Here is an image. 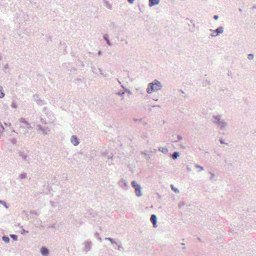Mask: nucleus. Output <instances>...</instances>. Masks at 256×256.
Here are the masks:
<instances>
[{"instance_id": "58836bf2", "label": "nucleus", "mask_w": 256, "mask_h": 256, "mask_svg": "<svg viewBox=\"0 0 256 256\" xmlns=\"http://www.w3.org/2000/svg\"><path fill=\"white\" fill-rule=\"evenodd\" d=\"M220 142L221 144H226L224 142V140L222 138L220 139Z\"/></svg>"}, {"instance_id": "338daca9", "label": "nucleus", "mask_w": 256, "mask_h": 256, "mask_svg": "<svg viewBox=\"0 0 256 256\" xmlns=\"http://www.w3.org/2000/svg\"><path fill=\"white\" fill-rule=\"evenodd\" d=\"M112 158V156H110V157H108V158L110 159V158Z\"/></svg>"}, {"instance_id": "774afa93", "label": "nucleus", "mask_w": 256, "mask_h": 256, "mask_svg": "<svg viewBox=\"0 0 256 256\" xmlns=\"http://www.w3.org/2000/svg\"><path fill=\"white\" fill-rule=\"evenodd\" d=\"M126 44H128V42L126 40Z\"/></svg>"}, {"instance_id": "393cba45", "label": "nucleus", "mask_w": 256, "mask_h": 256, "mask_svg": "<svg viewBox=\"0 0 256 256\" xmlns=\"http://www.w3.org/2000/svg\"><path fill=\"white\" fill-rule=\"evenodd\" d=\"M170 187H171L172 190L174 192H176V193H177V194H178V193H179V192H180L179 190H178L177 188H174V185L171 184V185H170Z\"/></svg>"}, {"instance_id": "13d9d810", "label": "nucleus", "mask_w": 256, "mask_h": 256, "mask_svg": "<svg viewBox=\"0 0 256 256\" xmlns=\"http://www.w3.org/2000/svg\"><path fill=\"white\" fill-rule=\"evenodd\" d=\"M2 60V55L0 54V61Z\"/></svg>"}, {"instance_id": "6e6552de", "label": "nucleus", "mask_w": 256, "mask_h": 256, "mask_svg": "<svg viewBox=\"0 0 256 256\" xmlns=\"http://www.w3.org/2000/svg\"><path fill=\"white\" fill-rule=\"evenodd\" d=\"M37 130H41L44 134H47L48 132L50 131V130L48 128L46 127L45 128H44L40 124H38L37 126Z\"/></svg>"}, {"instance_id": "864d4df0", "label": "nucleus", "mask_w": 256, "mask_h": 256, "mask_svg": "<svg viewBox=\"0 0 256 256\" xmlns=\"http://www.w3.org/2000/svg\"><path fill=\"white\" fill-rule=\"evenodd\" d=\"M179 91H180L181 93H182V94H184V90H179Z\"/></svg>"}, {"instance_id": "f03ea898", "label": "nucleus", "mask_w": 256, "mask_h": 256, "mask_svg": "<svg viewBox=\"0 0 256 256\" xmlns=\"http://www.w3.org/2000/svg\"><path fill=\"white\" fill-rule=\"evenodd\" d=\"M131 184L132 187L134 188L136 195L138 197L141 196H142V187L140 184H138L135 180H132L131 182Z\"/></svg>"}, {"instance_id": "e433bc0d", "label": "nucleus", "mask_w": 256, "mask_h": 256, "mask_svg": "<svg viewBox=\"0 0 256 256\" xmlns=\"http://www.w3.org/2000/svg\"><path fill=\"white\" fill-rule=\"evenodd\" d=\"M118 249L119 250H124V248L120 244H118Z\"/></svg>"}, {"instance_id": "f257e3e1", "label": "nucleus", "mask_w": 256, "mask_h": 256, "mask_svg": "<svg viewBox=\"0 0 256 256\" xmlns=\"http://www.w3.org/2000/svg\"><path fill=\"white\" fill-rule=\"evenodd\" d=\"M222 117L221 114L213 116H212V122L217 126L220 128V129L223 130L226 126L227 124L224 120H222Z\"/></svg>"}, {"instance_id": "f3484780", "label": "nucleus", "mask_w": 256, "mask_h": 256, "mask_svg": "<svg viewBox=\"0 0 256 256\" xmlns=\"http://www.w3.org/2000/svg\"><path fill=\"white\" fill-rule=\"evenodd\" d=\"M180 156V154H179V152H173L171 155H170V157L174 159V160H176V158H178Z\"/></svg>"}, {"instance_id": "9b49d317", "label": "nucleus", "mask_w": 256, "mask_h": 256, "mask_svg": "<svg viewBox=\"0 0 256 256\" xmlns=\"http://www.w3.org/2000/svg\"><path fill=\"white\" fill-rule=\"evenodd\" d=\"M70 142L74 146H78L80 143L78 138L75 135L72 136L70 138Z\"/></svg>"}, {"instance_id": "603ef678", "label": "nucleus", "mask_w": 256, "mask_h": 256, "mask_svg": "<svg viewBox=\"0 0 256 256\" xmlns=\"http://www.w3.org/2000/svg\"><path fill=\"white\" fill-rule=\"evenodd\" d=\"M48 110V108H47L46 107H44V110H43V111H44V112H45V111H46V110Z\"/></svg>"}, {"instance_id": "a878e982", "label": "nucleus", "mask_w": 256, "mask_h": 256, "mask_svg": "<svg viewBox=\"0 0 256 256\" xmlns=\"http://www.w3.org/2000/svg\"><path fill=\"white\" fill-rule=\"evenodd\" d=\"M27 174L26 172L22 173L20 174L19 177L20 179H24L26 178Z\"/></svg>"}, {"instance_id": "a211bd4d", "label": "nucleus", "mask_w": 256, "mask_h": 256, "mask_svg": "<svg viewBox=\"0 0 256 256\" xmlns=\"http://www.w3.org/2000/svg\"><path fill=\"white\" fill-rule=\"evenodd\" d=\"M104 6L109 10H112V6L111 4H110L108 2L104 1Z\"/></svg>"}, {"instance_id": "c85d7f7f", "label": "nucleus", "mask_w": 256, "mask_h": 256, "mask_svg": "<svg viewBox=\"0 0 256 256\" xmlns=\"http://www.w3.org/2000/svg\"><path fill=\"white\" fill-rule=\"evenodd\" d=\"M10 236L14 240H18V236L16 234H10Z\"/></svg>"}, {"instance_id": "49530a36", "label": "nucleus", "mask_w": 256, "mask_h": 256, "mask_svg": "<svg viewBox=\"0 0 256 256\" xmlns=\"http://www.w3.org/2000/svg\"><path fill=\"white\" fill-rule=\"evenodd\" d=\"M50 204L52 205V206H53V207L55 206V204H54V202H53L52 201H50Z\"/></svg>"}, {"instance_id": "7ed1b4c3", "label": "nucleus", "mask_w": 256, "mask_h": 256, "mask_svg": "<svg viewBox=\"0 0 256 256\" xmlns=\"http://www.w3.org/2000/svg\"><path fill=\"white\" fill-rule=\"evenodd\" d=\"M19 157H20L24 162L30 163V158L24 151L20 150L18 152Z\"/></svg>"}, {"instance_id": "8fccbe9b", "label": "nucleus", "mask_w": 256, "mask_h": 256, "mask_svg": "<svg viewBox=\"0 0 256 256\" xmlns=\"http://www.w3.org/2000/svg\"><path fill=\"white\" fill-rule=\"evenodd\" d=\"M4 125H5L6 126H11V124H10V123L7 124V123H6V122H4Z\"/></svg>"}, {"instance_id": "aec40b11", "label": "nucleus", "mask_w": 256, "mask_h": 256, "mask_svg": "<svg viewBox=\"0 0 256 256\" xmlns=\"http://www.w3.org/2000/svg\"><path fill=\"white\" fill-rule=\"evenodd\" d=\"M5 96V94L3 91L2 86H0V98H3Z\"/></svg>"}, {"instance_id": "69168bd1", "label": "nucleus", "mask_w": 256, "mask_h": 256, "mask_svg": "<svg viewBox=\"0 0 256 256\" xmlns=\"http://www.w3.org/2000/svg\"><path fill=\"white\" fill-rule=\"evenodd\" d=\"M118 80V82L119 84H121V82H120Z\"/></svg>"}, {"instance_id": "de8ad7c7", "label": "nucleus", "mask_w": 256, "mask_h": 256, "mask_svg": "<svg viewBox=\"0 0 256 256\" xmlns=\"http://www.w3.org/2000/svg\"><path fill=\"white\" fill-rule=\"evenodd\" d=\"M218 15H214V18L215 20H218Z\"/></svg>"}, {"instance_id": "0e129e2a", "label": "nucleus", "mask_w": 256, "mask_h": 256, "mask_svg": "<svg viewBox=\"0 0 256 256\" xmlns=\"http://www.w3.org/2000/svg\"><path fill=\"white\" fill-rule=\"evenodd\" d=\"M188 170L190 171V168H188Z\"/></svg>"}, {"instance_id": "2f4dec72", "label": "nucleus", "mask_w": 256, "mask_h": 256, "mask_svg": "<svg viewBox=\"0 0 256 256\" xmlns=\"http://www.w3.org/2000/svg\"><path fill=\"white\" fill-rule=\"evenodd\" d=\"M248 58L250 60H252L254 58V54H248Z\"/></svg>"}, {"instance_id": "20e7f679", "label": "nucleus", "mask_w": 256, "mask_h": 256, "mask_svg": "<svg viewBox=\"0 0 256 256\" xmlns=\"http://www.w3.org/2000/svg\"><path fill=\"white\" fill-rule=\"evenodd\" d=\"M118 184L124 190H126L128 188L127 182L123 178H122L119 180Z\"/></svg>"}, {"instance_id": "473e14b6", "label": "nucleus", "mask_w": 256, "mask_h": 256, "mask_svg": "<svg viewBox=\"0 0 256 256\" xmlns=\"http://www.w3.org/2000/svg\"><path fill=\"white\" fill-rule=\"evenodd\" d=\"M185 204V203L184 202H179L178 204V206L180 208L182 206H184Z\"/></svg>"}, {"instance_id": "052dcab7", "label": "nucleus", "mask_w": 256, "mask_h": 256, "mask_svg": "<svg viewBox=\"0 0 256 256\" xmlns=\"http://www.w3.org/2000/svg\"><path fill=\"white\" fill-rule=\"evenodd\" d=\"M181 244L182 245V246H184V243H182Z\"/></svg>"}, {"instance_id": "5701e85b", "label": "nucleus", "mask_w": 256, "mask_h": 256, "mask_svg": "<svg viewBox=\"0 0 256 256\" xmlns=\"http://www.w3.org/2000/svg\"><path fill=\"white\" fill-rule=\"evenodd\" d=\"M11 107L12 108H18V104L16 100H12Z\"/></svg>"}, {"instance_id": "79ce46f5", "label": "nucleus", "mask_w": 256, "mask_h": 256, "mask_svg": "<svg viewBox=\"0 0 256 256\" xmlns=\"http://www.w3.org/2000/svg\"><path fill=\"white\" fill-rule=\"evenodd\" d=\"M110 242H111V244H116V245H118V243H117V242H116L115 240H114V239L112 240V241Z\"/></svg>"}, {"instance_id": "39448f33", "label": "nucleus", "mask_w": 256, "mask_h": 256, "mask_svg": "<svg viewBox=\"0 0 256 256\" xmlns=\"http://www.w3.org/2000/svg\"><path fill=\"white\" fill-rule=\"evenodd\" d=\"M33 98L38 105L42 106L46 104L44 100H42L39 98L38 94H34L33 96Z\"/></svg>"}, {"instance_id": "4468645a", "label": "nucleus", "mask_w": 256, "mask_h": 256, "mask_svg": "<svg viewBox=\"0 0 256 256\" xmlns=\"http://www.w3.org/2000/svg\"><path fill=\"white\" fill-rule=\"evenodd\" d=\"M160 0H148V6L152 7L159 4Z\"/></svg>"}, {"instance_id": "09e8293b", "label": "nucleus", "mask_w": 256, "mask_h": 256, "mask_svg": "<svg viewBox=\"0 0 256 256\" xmlns=\"http://www.w3.org/2000/svg\"><path fill=\"white\" fill-rule=\"evenodd\" d=\"M8 68V64H6L4 66V69H7Z\"/></svg>"}, {"instance_id": "6ab92c4d", "label": "nucleus", "mask_w": 256, "mask_h": 256, "mask_svg": "<svg viewBox=\"0 0 256 256\" xmlns=\"http://www.w3.org/2000/svg\"><path fill=\"white\" fill-rule=\"evenodd\" d=\"M158 150L164 154H166L168 152V149L166 148H160Z\"/></svg>"}, {"instance_id": "6e6d98bb", "label": "nucleus", "mask_w": 256, "mask_h": 256, "mask_svg": "<svg viewBox=\"0 0 256 256\" xmlns=\"http://www.w3.org/2000/svg\"><path fill=\"white\" fill-rule=\"evenodd\" d=\"M50 228H55V225L54 224H52V226H50Z\"/></svg>"}, {"instance_id": "37998d69", "label": "nucleus", "mask_w": 256, "mask_h": 256, "mask_svg": "<svg viewBox=\"0 0 256 256\" xmlns=\"http://www.w3.org/2000/svg\"><path fill=\"white\" fill-rule=\"evenodd\" d=\"M98 70L100 72V74L105 76L104 74L102 72V70L100 68H98Z\"/></svg>"}, {"instance_id": "a19ab883", "label": "nucleus", "mask_w": 256, "mask_h": 256, "mask_svg": "<svg viewBox=\"0 0 256 256\" xmlns=\"http://www.w3.org/2000/svg\"><path fill=\"white\" fill-rule=\"evenodd\" d=\"M105 240H108V241H110V242H111L112 241L113 238H105Z\"/></svg>"}, {"instance_id": "3c124183", "label": "nucleus", "mask_w": 256, "mask_h": 256, "mask_svg": "<svg viewBox=\"0 0 256 256\" xmlns=\"http://www.w3.org/2000/svg\"><path fill=\"white\" fill-rule=\"evenodd\" d=\"M102 52H101L100 50L98 51V54L99 56H100V55H102Z\"/></svg>"}, {"instance_id": "423d86ee", "label": "nucleus", "mask_w": 256, "mask_h": 256, "mask_svg": "<svg viewBox=\"0 0 256 256\" xmlns=\"http://www.w3.org/2000/svg\"><path fill=\"white\" fill-rule=\"evenodd\" d=\"M84 250L87 252L90 250L92 247V242L90 240H86L84 242Z\"/></svg>"}, {"instance_id": "c03bdc74", "label": "nucleus", "mask_w": 256, "mask_h": 256, "mask_svg": "<svg viewBox=\"0 0 256 256\" xmlns=\"http://www.w3.org/2000/svg\"><path fill=\"white\" fill-rule=\"evenodd\" d=\"M127 0L130 4H132L134 2V0Z\"/></svg>"}, {"instance_id": "72a5a7b5", "label": "nucleus", "mask_w": 256, "mask_h": 256, "mask_svg": "<svg viewBox=\"0 0 256 256\" xmlns=\"http://www.w3.org/2000/svg\"><path fill=\"white\" fill-rule=\"evenodd\" d=\"M209 174H210V180H212V179L214 178L215 175L212 172H209Z\"/></svg>"}, {"instance_id": "c756f323", "label": "nucleus", "mask_w": 256, "mask_h": 256, "mask_svg": "<svg viewBox=\"0 0 256 256\" xmlns=\"http://www.w3.org/2000/svg\"><path fill=\"white\" fill-rule=\"evenodd\" d=\"M182 137L181 136H180V135H178V136H177V139H178V140H174V142H178V141H180V140H182Z\"/></svg>"}, {"instance_id": "f8f14e48", "label": "nucleus", "mask_w": 256, "mask_h": 256, "mask_svg": "<svg viewBox=\"0 0 256 256\" xmlns=\"http://www.w3.org/2000/svg\"><path fill=\"white\" fill-rule=\"evenodd\" d=\"M20 123L24 124L26 126L28 129H32V128L30 124L27 122L26 119L24 118H22L20 119Z\"/></svg>"}, {"instance_id": "1a4fd4ad", "label": "nucleus", "mask_w": 256, "mask_h": 256, "mask_svg": "<svg viewBox=\"0 0 256 256\" xmlns=\"http://www.w3.org/2000/svg\"><path fill=\"white\" fill-rule=\"evenodd\" d=\"M150 222H152V223L153 224V227L154 228H156L158 226H157V224H156L157 218H156V215H155L154 214H152L151 216H150Z\"/></svg>"}, {"instance_id": "f704fd0d", "label": "nucleus", "mask_w": 256, "mask_h": 256, "mask_svg": "<svg viewBox=\"0 0 256 256\" xmlns=\"http://www.w3.org/2000/svg\"><path fill=\"white\" fill-rule=\"evenodd\" d=\"M28 230H26L22 228V232L21 234H28Z\"/></svg>"}, {"instance_id": "5fc2aeb1", "label": "nucleus", "mask_w": 256, "mask_h": 256, "mask_svg": "<svg viewBox=\"0 0 256 256\" xmlns=\"http://www.w3.org/2000/svg\"><path fill=\"white\" fill-rule=\"evenodd\" d=\"M98 238V240H100V242H102V238H100V236H99V237H98V238Z\"/></svg>"}, {"instance_id": "2eb2a0df", "label": "nucleus", "mask_w": 256, "mask_h": 256, "mask_svg": "<svg viewBox=\"0 0 256 256\" xmlns=\"http://www.w3.org/2000/svg\"><path fill=\"white\" fill-rule=\"evenodd\" d=\"M40 252L42 255L46 256L48 254V250L46 248L42 246L40 249Z\"/></svg>"}, {"instance_id": "a18cd8bd", "label": "nucleus", "mask_w": 256, "mask_h": 256, "mask_svg": "<svg viewBox=\"0 0 256 256\" xmlns=\"http://www.w3.org/2000/svg\"><path fill=\"white\" fill-rule=\"evenodd\" d=\"M94 236L96 238H98V237H99V234L98 232L95 233Z\"/></svg>"}, {"instance_id": "bb28decb", "label": "nucleus", "mask_w": 256, "mask_h": 256, "mask_svg": "<svg viewBox=\"0 0 256 256\" xmlns=\"http://www.w3.org/2000/svg\"><path fill=\"white\" fill-rule=\"evenodd\" d=\"M0 204H2L6 208H8V206L6 202L4 200H0Z\"/></svg>"}, {"instance_id": "680f3d73", "label": "nucleus", "mask_w": 256, "mask_h": 256, "mask_svg": "<svg viewBox=\"0 0 256 256\" xmlns=\"http://www.w3.org/2000/svg\"><path fill=\"white\" fill-rule=\"evenodd\" d=\"M181 244L182 245V246H184V243H182Z\"/></svg>"}, {"instance_id": "4c0bfd02", "label": "nucleus", "mask_w": 256, "mask_h": 256, "mask_svg": "<svg viewBox=\"0 0 256 256\" xmlns=\"http://www.w3.org/2000/svg\"><path fill=\"white\" fill-rule=\"evenodd\" d=\"M117 95H118V96H124V92H116V94Z\"/></svg>"}, {"instance_id": "dca6fc26", "label": "nucleus", "mask_w": 256, "mask_h": 256, "mask_svg": "<svg viewBox=\"0 0 256 256\" xmlns=\"http://www.w3.org/2000/svg\"><path fill=\"white\" fill-rule=\"evenodd\" d=\"M103 38L105 40V41L106 42V44L108 46H111L112 45V44L108 40V34H104V36H103Z\"/></svg>"}, {"instance_id": "bf43d9fd", "label": "nucleus", "mask_w": 256, "mask_h": 256, "mask_svg": "<svg viewBox=\"0 0 256 256\" xmlns=\"http://www.w3.org/2000/svg\"><path fill=\"white\" fill-rule=\"evenodd\" d=\"M126 91L128 92H130V90L127 89H126Z\"/></svg>"}, {"instance_id": "ddd939ff", "label": "nucleus", "mask_w": 256, "mask_h": 256, "mask_svg": "<svg viewBox=\"0 0 256 256\" xmlns=\"http://www.w3.org/2000/svg\"><path fill=\"white\" fill-rule=\"evenodd\" d=\"M224 32V27L223 26H219L216 30H213V32H216V34L214 36H217L220 34L223 33Z\"/></svg>"}, {"instance_id": "ea45409f", "label": "nucleus", "mask_w": 256, "mask_h": 256, "mask_svg": "<svg viewBox=\"0 0 256 256\" xmlns=\"http://www.w3.org/2000/svg\"><path fill=\"white\" fill-rule=\"evenodd\" d=\"M40 120L41 122H42V124H46V120H44V119H43L42 118H40Z\"/></svg>"}, {"instance_id": "412c9836", "label": "nucleus", "mask_w": 256, "mask_h": 256, "mask_svg": "<svg viewBox=\"0 0 256 256\" xmlns=\"http://www.w3.org/2000/svg\"><path fill=\"white\" fill-rule=\"evenodd\" d=\"M2 240L6 243H8L10 242V239L8 237L6 236H3L2 237Z\"/></svg>"}, {"instance_id": "b1692460", "label": "nucleus", "mask_w": 256, "mask_h": 256, "mask_svg": "<svg viewBox=\"0 0 256 256\" xmlns=\"http://www.w3.org/2000/svg\"><path fill=\"white\" fill-rule=\"evenodd\" d=\"M4 128L3 126L0 124V138H2L3 134V132L4 130Z\"/></svg>"}, {"instance_id": "4d7b16f0", "label": "nucleus", "mask_w": 256, "mask_h": 256, "mask_svg": "<svg viewBox=\"0 0 256 256\" xmlns=\"http://www.w3.org/2000/svg\"><path fill=\"white\" fill-rule=\"evenodd\" d=\"M252 8H256V5H254V6H252Z\"/></svg>"}, {"instance_id": "0eeeda50", "label": "nucleus", "mask_w": 256, "mask_h": 256, "mask_svg": "<svg viewBox=\"0 0 256 256\" xmlns=\"http://www.w3.org/2000/svg\"><path fill=\"white\" fill-rule=\"evenodd\" d=\"M153 83L154 84V89L155 91L160 90L162 88V86L161 82L158 80H154L153 81Z\"/></svg>"}, {"instance_id": "e2e57ef3", "label": "nucleus", "mask_w": 256, "mask_h": 256, "mask_svg": "<svg viewBox=\"0 0 256 256\" xmlns=\"http://www.w3.org/2000/svg\"><path fill=\"white\" fill-rule=\"evenodd\" d=\"M239 11L240 12H242V10L241 8H239Z\"/></svg>"}, {"instance_id": "c9c22d12", "label": "nucleus", "mask_w": 256, "mask_h": 256, "mask_svg": "<svg viewBox=\"0 0 256 256\" xmlns=\"http://www.w3.org/2000/svg\"><path fill=\"white\" fill-rule=\"evenodd\" d=\"M30 213L32 214H36V215H37L38 216L39 214L34 210H31L30 212Z\"/></svg>"}, {"instance_id": "4be33fe9", "label": "nucleus", "mask_w": 256, "mask_h": 256, "mask_svg": "<svg viewBox=\"0 0 256 256\" xmlns=\"http://www.w3.org/2000/svg\"><path fill=\"white\" fill-rule=\"evenodd\" d=\"M141 153H142V154H144V156H146L147 160H148L150 158V155L148 154L146 150L142 151L141 152Z\"/></svg>"}, {"instance_id": "9d476101", "label": "nucleus", "mask_w": 256, "mask_h": 256, "mask_svg": "<svg viewBox=\"0 0 256 256\" xmlns=\"http://www.w3.org/2000/svg\"><path fill=\"white\" fill-rule=\"evenodd\" d=\"M146 90L148 94H151L152 92L155 91L153 82L148 84Z\"/></svg>"}, {"instance_id": "7c9ffc66", "label": "nucleus", "mask_w": 256, "mask_h": 256, "mask_svg": "<svg viewBox=\"0 0 256 256\" xmlns=\"http://www.w3.org/2000/svg\"><path fill=\"white\" fill-rule=\"evenodd\" d=\"M10 141L12 144H16L17 142V140L16 138H12L10 139Z\"/></svg>"}, {"instance_id": "cd10ccee", "label": "nucleus", "mask_w": 256, "mask_h": 256, "mask_svg": "<svg viewBox=\"0 0 256 256\" xmlns=\"http://www.w3.org/2000/svg\"><path fill=\"white\" fill-rule=\"evenodd\" d=\"M195 167L196 168H200V170H198V172H200V171H202V170H204V167L198 165V164H195Z\"/></svg>"}]
</instances>
